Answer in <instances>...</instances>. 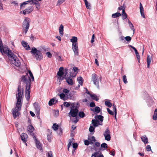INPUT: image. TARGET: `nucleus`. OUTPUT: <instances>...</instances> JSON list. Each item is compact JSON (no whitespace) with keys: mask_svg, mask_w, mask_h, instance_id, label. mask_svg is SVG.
<instances>
[{"mask_svg":"<svg viewBox=\"0 0 157 157\" xmlns=\"http://www.w3.org/2000/svg\"><path fill=\"white\" fill-rule=\"evenodd\" d=\"M23 90V89L21 88V86L19 85L17 88V93L16 94V97L17 100L16 105L13 109L12 112L13 116L14 119L19 116L20 114L19 111L21 110L22 105L21 99L22 96Z\"/></svg>","mask_w":157,"mask_h":157,"instance_id":"f257e3e1","label":"nucleus"},{"mask_svg":"<svg viewBox=\"0 0 157 157\" xmlns=\"http://www.w3.org/2000/svg\"><path fill=\"white\" fill-rule=\"evenodd\" d=\"M30 23V20L28 17H25L22 24V28L23 31L26 34L29 30Z\"/></svg>","mask_w":157,"mask_h":157,"instance_id":"f03ea898","label":"nucleus"},{"mask_svg":"<svg viewBox=\"0 0 157 157\" xmlns=\"http://www.w3.org/2000/svg\"><path fill=\"white\" fill-rule=\"evenodd\" d=\"M31 52L33 54L34 57L37 60H40L43 58L41 52L40 51L37 50L35 48L33 47L32 48Z\"/></svg>","mask_w":157,"mask_h":157,"instance_id":"7ed1b4c3","label":"nucleus"},{"mask_svg":"<svg viewBox=\"0 0 157 157\" xmlns=\"http://www.w3.org/2000/svg\"><path fill=\"white\" fill-rule=\"evenodd\" d=\"M11 63L17 67H19L21 64V62L17 57L13 54L11 57L9 58Z\"/></svg>","mask_w":157,"mask_h":157,"instance_id":"20e7f679","label":"nucleus"},{"mask_svg":"<svg viewBox=\"0 0 157 157\" xmlns=\"http://www.w3.org/2000/svg\"><path fill=\"white\" fill-rule=\"evenodd\" d=\"M2 52L1 53L2 54H7L9 58L10 57H11V56L13 54L11 51L9 49L8 47L6 45H2Z\"/></svg>","mask_w":157,"mask_h":157,"instance_id":"39448f33","label":"nucleus"},{"mask_svg":"<svg viewBox=\"0 0 157 157\" xmlns=\"http://www.w3.org/2000/svg\"><path fill=\"white\" fill-rule=\"evenodd\" d=\"M91 80L94 84L97 86L98 88L99 87V82L98 76L95 73L92 74L91 77Z\"/></svg>","mask_w":157,"mask_h":157,"instance_id":"423d86ee","label":"nucleus"},{"mask_svg":"<svg viewBox=\"0 0 157 157\" xmlns=\"http://www.w3.org/2000/svg\"><path fill=\"white\" fill-rule=\"evenodd\" d=\"M21 81L26 84V87L29 86L30 87L31 81L29 77L26 75H23L21 77Z\"/></svg>","mask_w":157,"mask_h":157,"instance_id":"0eeeda50","label":"nucleus"},{"mask_svg":"<svg viewBox=\"0 0 157 157\" xmlns=\"http://www.w3.org/2000/svg\"><path fill=\"white\" fill-rule=\"evenodd\" d=\"M78 110L77 108L73 106L71 108V109L70 112L68 113V115L70 117V114L71 115V116L73 117H76L78 114Z\"/></svg>","mask_w":157,"mask_h":157,"instance_id":"6e6552de","label":"nucleus"},{"mask_svg":"<svg viewBox=\"0 0 157 157\" xmlns=\"http://www.w3.org/2000/svg\"><path fill=\"white\" fill-rule=\"evenodd\" d=\"M72 48L75 56H78L79 55V50L78 43L72 44Z\"/></svg>","mask_w":157,"mask_h":157,"instance_id":"1a4fd4ad","label":"nucleus"},{"mask_svg":"<svg viewBox=\"0 0 157 157\" xmlns=\"http://www.w3.org/2000/svg\"><path fill=\"white\" fill-rule=\"evenodd\" d=\"M30 88L29 86L26 87L25 90V97L27 101L29 100L30 98Z\"/></svg>","mask_w":157,"mask_h":157,"instance_id":"9d476101","label":"nucleus"},{"mask_svg":"<svg viewBox=\"0 0 157 157\" xmlns=\"http://www.w3.org/2000/svg\"><path fill=\"white\" fill-rule=\"evenodd\" d=\"M34 128V127L31 125L29 126L27 128V131L29 133L30 135H32L33 137L35 136L34 133L33 132Z\"/></svg>","mask_w":157,"mask_h":157,"instance_id":"9b49d317","label":"nucleus"},{"mask_svg":"<svg viewBox=\"0 0 157 157\" xmlns=\"http://www.w3.org/2000/svg\"><path fill=\"white\" fill-rule=\"evenodd\" d=\"M33 139L35 140L36 147L40 150H41L42 149V147L41 145L40 144V141L37 140L35 136H34V137H33Z\"/></svg>","mask_w":157,"mask_h":157,"instance_id":"f8f14e48","label":"nucleus"},{"mask_svg":"<svg viewBox=\"0 0 157 157\" xmlns=\"http://www.w3.org/2000/svg\"><path fill=\"white\" fill-rule=\"evenodd\" d=\"M92 123L95 127L98 126L99 125H101L102 124V123H100L98 120L96 119H93L92 121Z\"/></svg>","mask_w":157,"mask_h":157,"instance_id":"ddd939ff","label":"nucleus"},{"mask_svg":"<svg viewBox=\"0 0 157 157\" xmlns=\"http://www.w3.org/2000/svg\"><path fill=\"white\" fill-rule=\"evenodd\" d=\"M33 10V7L30 6L29 7L28 9H26L22 11L23 13L25 15L26 14L32 12Z\"/></svg>","mask_w":157,"mask_h":157,"instance_id":"4468645a","label":"nucleus"},{"mask_svg":"<svg viewBox=\"0 0 157 157\" xmlns=\"http://www.w3.org/2000/svg\"><path fill=\"white\" fill-rule=\"evenodd\" d=\"M39 1L38 0H34L32 4L36 6V8L39 10L40 8V1Z\"/></svg>","mask_w":157,"mask_h":157,"instance_id":"2eb2a0df","label":"nucleus"},{"mask_svg":"<svg viewBox=\"0 0 157 157\" xmlns=\"http://www.w3.org/2000/svg\"><path fill=\"white\" fill-rule=\"evenodd\" d=\"M27 137L28 135L26 133H23L21 135V140L24 142H26L27 141Z\"/></svg>","mask_w":157,"mask_h":157,"instance_id":"dca6fc26","label":"nucleus"},{"mask_svg":"<svg viewBox=\"0 0 157 157\" xmlns=\"http://www.w3.org/2000/svg\"><path fill=\"white\" fill-rule=\"evenodd\" d=\"M21 44L22 46L24 47L26 50H29L30 49V47L26 42L24 41H22L21 42Z\"/></svg>","mask_w":157,"mask_h":157,"instance_id":"f3484780","label":"nucleus"},{"mask_svg":"<svg viewBox=\"0 0 157 157\" xmlns=\"http://www.w3.org/2000/svg\"><path fill=\"white\" fill-rule=\"evenodd\" d=\"M140 9L142 17L143 18H145V17L144 14V8L141 3H140Z\"/></svg>","mask_w":157,"mask_h":157,"instance_id":"a211bd4d","label":"nucleus"},{"mask_svg":"<svg viewBox=\"0 0 157 157\" xmlns=\"http://www.w3.org/2000/svg\"><path fill=\"white\" fill-rule=\"evenodd\" d=\"M142 141L145 144H147L148 143V140L146 135H144L141 137Z\"/></svg>","mask_w":157,"mask_h":157,"instance_id":"6ab92c4d","label":"nucleus"},{"mask_svg":"<svg viewBox=\"0 0 157 157\" xmlns=\"http://www.w3.org/2000/svg\"><path fill=\"white\" fill-rule=\"evenodd\" d=\"M63 26L61 24L59 27V33L60 36H62L63 35Z\"/></svg>","mask_w":157,"mask_h":157,"instance_id":"aec40b11","label":"nucleus"},{"mask_svg":"<svg viewBox=\"0 0 157 157\" xmlns=\"http://www.w3.org/2000/svg\"><path fill=\"white\" fill-rule=\"evenodd\" d=\"M88 139L90 142V144H93L95 142L96 140L95 137L94 136H92L91 137L89 136L88 138Z\"/></svg>","mask_w":157,"mask_h":157,"instance_id":"412c9836","label":"nucleus"},{"mask_svg":"<svg viewBox=\"0 0 157 157\" xmlns=\"http://www.w3.org/2000/svg\"><path fill=\"white\" fill-rule=\"evenodd\" d=\"M63 68L62 67H61L59 69V71L57 73V75L60 77H61L63 75L64 72L63 71Z\"/></svg>","mask_w":157,"mask_h":157,"instance_id":"4be33fe9","label":"nucleus"},{"mask_svg":"<svg viewBox=\"0 0 157 157\" xmlns=\"http://www.w3.org/2000/svg\"><path fill=\"white\" fill-rule=\"evenodd\" d=\"M33 105L34 107L36 110V112H38V113L39 112H40V106L37 103H34Z\"/></svg>","mask_w":157,"mask_h":157,"instance_id":"5701e85b","label":"nucleus"},{"mask_svg":"<svg viewBox=\"0 0 157 157\" xmlns=\"http://www.w3.org/2000/svg\"><path fill=\"white\" fill-rule=\"evenodd\" d=\"M94 117L95 119H98V120H99L101 122V123H102V121H103L104 117L103 116L101 115H96Z\"/></svg>","mask_w":157,"mask_h":157,"instance_id":"b1692460","label":"nucleus"},{"mask_svg":"<svg viewBox=\"0 0 157 157\" xmlns=\"http://www.w3.org/2000/svg\"><path fill=\"white\" fill-rule=\"evenodd\" d=\"M147 67L148 68H149L150 67V65L151 62V58H150V56L149 55L147 56Z\"/></svg>","mask_w":157,"mask_h":157,"instance_id":"393cba45","label":"nucleus"},{"mask_svg":"<svg viewBox=\"0 0 157 157\" xmlns=\"http://www.w3.org/2000/svg\"><path fill=\"white\" fill-rule=\"evenodd\" d=\"M66 81L69 85H72L73 84V80L71 77L68 78L67 79Z\"/></svg>","mask_w":157,"mask_h":157,"instance_id":"a878e982","label":"nucleus"},{"mask_svg":"<svg viewBox=\"0 0 157 157\" xmlns=\"http://www.w3.org/2000/svg\"><path fill=\"white\" fill-rule=\"evenodd\" d=\"M122 18L123 20L126 19L127 17V15L125 12L124 10H123L121 14Z\"/></svg>","mask_w":157,"mask_h":157,"instance_id":"bb28decb","label":"nucleus"},{"mask_svg":"<svg viewBox=\"0 0 157 157\" xmlns=\"http://www.w3.org/2000/svg\"><path fill=\"white\" fill-rule=\"evenodd\" d=\"M48 131L49 133L47 134V139L48 141H51V135L52 133L51 130L48 129Z\"/></svg>","mask_w":157,"mask_h":157,"instance_id":"cd10ccee","label":"nucleus"},{"mask_svg":"<svg viewBox=\"0 0 157 157\" xmlns=\"http://www.w3.org/2000/svg\"><path fill=\"white\" fill-rule=\"evenodd\" d=\"M71 42L72 43V44L77 43V38L76 36H73L70 40Z\"/></svg>","mask_w":157,"mask_h":157,"instance_id":"c85d7f7f","label":"nucleus"},{"mask_svg":"<svg viewBox=\"0 0 157 157\" xmlns=\"http://www.w3.org/2000/svg\"><path fill=\"white\" fill-rule=\"evenodd\" d=\"M84 1L87 9H90L91 8L90 4L88 2L87 0H84Z\"/></svg>","mask_w":157,"mask_h":157,"instance_id":"c756f323","label":"nucleus"},{"mask_svg":"<svg viewBox=\"0 0 157 157\" xmlns=\"http://www.w3.org/2000/svg\"><path fill=\"white\" fill-rule=\"evenodd\" d=\"M121 14L120 13H113L112 15V17L113 18H115L120 16Z\"/></svg>","mask_w":157,"mask_h":157,"instance_id":"7c9ffc66","label":"nucleus"},{"mask_svg":"<svg viewBox=\"0 0 157 157\" xmlns=\"http://www.w3.org/2000/svg\"><path fill=\"white\" fill-rule=\"evenodd\" d=\"M128 23L131 29L133 31V33H134L135 30L134 28L133 24L129 20H128Z\"/></svg>","mask_w":157,"mask_h":157,"instance_id":"2f4dec72","label":"nucleus"},{"mask_svg":"<svg viewBox=\"0 0 157 157\" xmlns=\"http://www.w3.org/2000/svg\"><path fill=\"white\" fill-rule=\"evenodd\" d=\"M152 118L154 120H157V109H155V110Z\"/></svg>","mask_w":157,"mask_h":157,"instance_id":"473e14b6","label":"nucleus"},{"mask_svg":"<svg viewBox=\"0 0 157 157\" xmlns=\"http://www.w3.org/2000/svg\"><path fill=\"white\" fill-rule=\"evenodd\" d=\"M90 96L92 99L95 100L96 101H98L99 100V98H98L97 96L94 94H90Z\"/></svg>","mask_w":157,"mask_h":157,"instance_id":"72a5a7b5","label":"nucleus"},{"mask_svg":"<svg viewBox=\"0 0 157 157\" xmlns=\"http://www.w3.org/2000/svg\"><path fill=\"white\" fill-rule=\"evenodd\" d=\"M77 80L80 84L81 85H82L83 80L82 79V77H78L77 78Z\"/></svg>","mask_w":157,"mask_h":157,"instance_id":"f704fd0d","label":"nucleus"},{"mask_svg":"<svg viewBox=\"0 0 157 157\" xmlns=\"http://www.w3.org/2000/svg\"><path fill=\"white\" fill-rule=\"evenodd\" d=\"M110 131L109 129L108 128H107L106 130L105 131V132L104 133L103 135L104 136L109 135L110 134Z\"/></svg>","mask_w":157,"mask_h":157,"instance_id":"c9c22d12","label":"nucleus"},{"mask_svg":"<svg viewBox=\"0 0 157 157\" xmlns=\"http://www.w3.org/2000/svg\"><path fill=\"white\" fill-rule=\"evenodd\" d=\"M107 145L106 143H102L101 145V147L99 148V150L100 151L101 150V148H107Z\"/></svg>","mask_w":157,"mask_h":157,"instance_id":"e433bc0d","label":"nucleus"},{"mask_svg":"<svg viewBox=\"0 0 157 157\" xmlns=\"http://www.w3.org/2000/svg\"><path fill=\"white\" fill-rule=\"evenodd\" d=\"M52 127L54 130L56 131L58 128L59 125L58 124H57L56 123L54 124L53 125Z\"/></svg>","mask_w":157,"mask_h":157,"instance_id":"4c0bfd02","label":"nucleus"},{"mask_svg":"<svg viewBox=\"0 0 157 157\" xmlns=\"http://www.w3.org/2000/svg\"><path fill=\"white\" fill-rule=\"evenodd\" d=\"M55 100L54 98H52L48 102V105L49 106H52Z\"/></svg>","mask_w":157,"mask_h":157,"instance_id":"58836bf2","label":"nucleus"},{"mask_svg":"<svg viewBox=\"0 0 157 157\" xmlns=\"http://www.w3.org/2000/svg\"><path fill=\"white\" fill-rule=\"evenodd\" d=\"M105 105L109 107H111L112 106V103L109 101H106L105 102Z\"/></svg>","mask_w":157,"mask_h":157,"instance_id":"ea45409f","label":"nucleus"},{"mask_svg":"<svg viewBox=\"0 0 157 157\" xmlns=\"http://www.w3.org/2000/svg\"><path fill=\"white\" fill-rule=\"evenodd\" d=\"M78 116L79 117L83 118L85 117V114L83 112L81 111L78 113Z\"/></svg>","mask_w":157,"mask_h":157,"instance_id":"a19ab883","label":"nucleus"},{"mask_svg":"<svg viewBox=\"0 0 157 157\" xmlns=\"http://www.w3.org/2000/svg\"><path fill=\"white\" fill-rule=\"evenodd\" d=\"M122 80L123 82L125 84H126L128 83V81H127L126 76V75H124L122 77Z\"/></svg>","mask_w":157,"mask_h":157,"instance_id":"79ce46f5","label":"nucleus"},{"mask_svg":"<svg viewBox=\"0 0 157 157\" xmlns=\"http://www.w3.org/2000/svg\"><path fill=\"white\" fill-rule=\"evenodd\" d=\"M105 136V139L108 141H110L111 139V136L110 135H108L104 136Z\"/></svg>","mask_w":157,"mask_h":157,"instance_id":"37998d69","label":"nucleus"},{"mask_svg":"<svg viewBox=\"0 0 157 157\" xmlns=\"http://www.w3.org/2000/svg\"><path fill=\"white\" fill-rule=\"evenodd\" d=\"M94 111L97 113H99L100 111V108L98 106H96L94 108Z\"/></svg>","mask_w":157,"mask_h":157,"instance_id":"c03bdc74","label":"nucleus"},{"mask_svg":"<svg viewBox=\"0 0 157 157\" xmlns=\"http://www.w3.org/2000/svg\"><path fill=\"white\" fill-rule=\"evenodd\" d=\"M113 110L114 111L115 114L117 115V108L116 105L114 104L113 105Z\"/></svg>","mask_w":157,"mask_h":157,"instance_id":"a18cd8bd","label":"nucleus"},{"mask_svg":"<svg viewBox=\"0 0 157 157\" xmlns=\"http://www.w3.org/2000/svg\"><path fill=\"white\" fill-rule=\"evenodd\" d=\"M135 53L136 54L137 58L138 60V62L139 63L140 61V56L139 55V53L137 51L136 52H135Z\"/></svg>","mask_w":157,"mask_h":157,"instance_id":"49530a36","label":"nucleus"},{"mask_svg":"<svg viewBox=\"0 0 157 157\" xmlns=\"http://www.w3.org/2000/svg\"><path fill=\"white\" fill-rule=\"evenodd\" d=\"M59 96L61 99H63L64 100H65L64 98L65 97V95L64 94H59Z\"/></svg>","mask_w":157,"mask_h":157,"instance_id":"de8ad7c7","label":"nucleus"},{"mask_svg":"<svg viewBox=\"0 0 157 157\" xmlns=\"http://www.w3.org/2000/svg\"><path fill=\"white\" fill-rule=\"evenodd\" d=\"M65 1V0H58L57 1V5L58 6L60 5L64 2Z\"/></svg>","mask_w":157,"mask_h":157,"instance_id":"09e8293b","label":"nucleus"},{"mask_svg":"<svg viewBox=\"0 0 157 157\" xmlns=\"http://www.w3.org/2000/svg\"><path fill=\"white\" fill-rule=\"evenodd\" d=\"M29 72L30 77L32 79V81H34V78L33 77V75L32 72L30 71H29Z\"/></svg>","mask_w":157,"mask_h":157,"instance_id":"8fccbe9b","label":"nucleus"},{"mask_svg":"<svg viewBox=\"0 0 157 157\" xmlns=\"http://www.w3.org/2000/svg\"><path fill=\"white\" fill-rule=\"evenodd\" d=\"M28 3V2H25L21 3L20 6V9H22L23 7H24V5L27 4Z\"/></svg>","mask_w":157,"mask_h":157,"instance_id":"3c124183","label":"nucleus"},{"mask_svg":"<svg viewBox=\"0 0 157 157\" xmlns=\"http://www.w3.org/2000/svg\"><path fill=\"white\" fill-rule=\"evenodd\" d=\"M89 130L90 132H92L94 131V128L92 126H90Z\"/></svg>","mask_w":157,"mask_h":157,"instance_id":"603ef678","label":"nucleus"},{"mask_svg":"<svg viewBox=\"0 0 157 157\" xmlns=\"http://www.w3.org/2000/svg\"><path fill=\"white\" fill-rule=\"evenodd\" d=\"M107 112L110 115H113L114 114V113L111 110H110L109 108H107Z\"/></svg>","mask_w":157,"mask_h":157,"instance_id":"864d4df0","label":"nucleus"},{"mask_svg":"<svg viewBox=\"0 0 157 157\" xmlns=\"http://www.w3.org/2000/svg\"><path fill=\"white\" fill-rule=\"evenodd\" d=\"M63 105L66 107H67L70 105V104L69 103L65 101L63 103Z\"/></svg>","mask_w":157,"mask_h":157,"instance_id":"5fc2aeb1","label":"nucleus"},{"mask_svg":"<svg viewBox=\"0 0 157 157\" xmlns=\"http://www.w3.org/2000/svg\"><path fill=\"white\" fill-rule=\"evenodd\" d=\"M125 39L128 41H130L131 40V38L130 36H127L125 37Z\"/></svg>","mask_w":157,"mask_h":157,"instance_id":"6e6d98bb","label":"nucleus"},{"mask_svg":"<svg viewBox=\"0 0 157 157\" xmlns=\"http://www.w3.org/2000/svg\"><path fill=\"white\" fill-rule=\"evenodd\" d=\"M89 140H86L84 141V144L86 145H88L89 144H90Z\"/></svg>","mask_w":157,"mask_h":157,"instance_id":"4d7b16f0","label":"nucleus"},{"mask_svg":"<svg viewBox=\"0 0 157 157\" xmlns=\"http://www.w3.org/2000/svg\"><path fill=\"white\" fill-rule=\"evenodd\" d=\"M146 150L148 151H151V147L150 145H148L147 146Z\"/></svg>","mask_w":157,"mask_h":157,"instance_id":"13d9d810","label":"nucleus"},{"mask_svg":"<svg viewBox=\"0 0 157 157\" xmlns=\"http://www.w3.org/2000/svg\"><path fill=\"white\" fill-rule=\"evenodd\" d=\"M63 92L65 94H68L69 92V90L66 89H64L63 90Z\"/></svg>","mask_w":157,"mask_h":157,"instance_id":"bf43d9fd","label":"nucleus"},{"mask_svg":"<svg viewBox=\"0 0 157 157\" xmlns=\"http://www.w3.org/2000/svg\"><path fill=\"white\" fill-rule=\"evenodd\" d=\"M110 155L114 156L115 155V152L114 149L112 150L111 151H110Z\"/></svg>","mask_w":157,"mask_h":157,"instance_id":"052dcab7","label":"nucleus"},{"mask_svg":"<svg viewBox=\"0 0 157 157\" xmlns=\"http://www.w3.org/2000/svg\"><path fill=\"white\" fill-rule=\"evenodd\" d=\"M98 154V152H94L92 154L91 157H96V155Z\"/></svg>","mask_w":157,"mask_h":157,"instance_id":"680f3d73","label":"nucleus"},{"mask_svg":"<svg viewBox=\"0 0 157 157\" xmlns=\"http://www.w3.org/2000/svg\"><path fill=\"white\" fill-rule=\"evenodd\" d=\"M46 54L47 55V56H48V57L49 58H51L52 56V55L51 53L49 52H47L46 53Z\"/></svg>","mask_w":157,"mask_h":157,"instance_id":"e2e57ef3","label":"nucleus"},{"mask_svg":"<svg viewBox=\"0 0 157 157\" xmlns=\"http://www.w3.org/2000/svg\"><path fill=\"white\" fill-rule=\"evenodd\" d=\"M78 146V145L76 143H74L73 144V147L75 149Z\"/></svg>","mask_w":157,"mask_h":157,"instance_id":"0e129e2a","label":"nucleus"},{"mask_svg":"<svg viewBox=\"0 0 157 157\" xmlns=\"http://www.w3.org/2000/svg\"><path fill=\"white\" fill-rule=\"evenodd\" d=\"M48 157H53L52 153L51 151H50L48 153Z\"/></svg>","mask_w":157,"mask_h":157,"instance_id":"69168bd1","label":"nucleus"},{"mask_svg":"<svg viewBox=\"0 0 157 157\" xmlns=\"http://www.w3.org/2000/svg\"><path fill=\"white\" fill-rule=\"evenodd\" d=\"M94 34H93L92 35L91 40V43H93L94 41Z\"/></svg>","mask_w":157,"mask_h":157,"instance_id":"338daca9","label":"nucleus"},{"mask_svg":"<svg viewBox=\"0 0 157 157\" xmlns=\"http://www.w3.org/2000/svg\"><path fill=\"white\" fill-rule=\"evenodd\" d=\"M95 106V104L94 102H91L90 104V107H94Z\"/></svg>","mask_w":157,"mask_h":157,"instance_id":"774afa93","label":"nucleus"}]
</instances>
